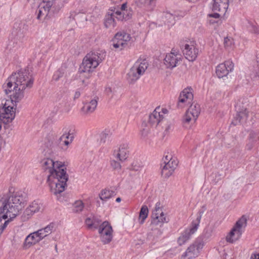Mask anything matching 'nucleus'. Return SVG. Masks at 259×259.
<instances>
[{
    "instance_id": "32",
    "label": "nucleus",
    "mask_w": 259,
    "mask_h": 259,
    "mask_svg": "<svg viewBox=\"0 0 259 259\" xmlns=\"http://www.w3.org/2000/svg\"><path fill=\"white\" fill-rule=\"evenodd\" d=\"M114 195L115 192L113 191L107 189L102 190L99 195L100 199L104 201H107Z\"/></svg>"
},
{
    "instance_id": "23",
    "label": "nucleus",
    "mask_w": 259,
    "mask_h": 259,
    "mask_svg": "<svg viewBox=\"0 0 259 259\" xmlns=\"http://www.w3.org/2000/svg\"><path fill=\"white\" fill-rule=\"evenodd\" d=\"M199 244L195 242L188 247L185 252L182 255V259H192L199 255Z\"/></svg>"
},
{
    "instance_id": "34",
    "label": "nucleus",
    "mask_w": 259,
    "mask_h": 259,
    "mask_svg": "<svg viewBox=\"0 0 259 259\" xmlns=\"http://www.w3.org/2000/svg\"><path fill=\"white\" fill-rule=\"evenodd\" d=\"M169 221V219L166 216V214L163 213L158 217H155V219H153V220H152L151 223L155 225L161 226V225L163 224L164 223H168Z\"/></svg>"
},
{
    "instance_id": "35",
    "label": "nucleus",
    "mask_w": 259,
    "mask_h": 259,
    "mask_svg": "<svg viewBox=\"0 0 259 259\" xmlns=\"http://www.w3.org/2000/svg\"><path fill=\"white\" fill-rule=\"evenodd\" d=\"M160 127H161L162 130H163L164 135H166L171 131L172 125L171 123L165 118L164 120L162 121V123L160 125Z\"/></svg>"
},
{
    "instance_id": "59",
    "label": "nucleus",
    "mask_w": 259,
    "mask_h": 259,
    "mask_svg": "<svg viewBox=\"0 0 259 259\" xmlns=\"http://www.w3.org/2000/svg\"><path fill=\"white\" fill-rule=\"evenodd\" d=\"M55 249H56V250L57 251V244H56V245H55Z\"/></svg>"
},
{
    "instance_id": "43",
    "label": "nucleus",
    "mask_w": 259,
    "mask_h": 259,
    "mask_svg": "<svg viewBox=\"0 0 259 259\" xmlns=\"http://www.w3.org/2000/svg\"><path fill=\"white\" fill-rule=\"evenodd\" d=\"M73 140V138H70V139H69L68 141H65V140H60V144L61 146L64 145L65 147H62V148L64 150H66L67 149L68 146L72 143V141Z\"/></svg>"
},
{
    "instance_id": "39",
    "label": "nucleus",
    "mask_w": 259,
    "mask_h": 259,
    "mask_svg": "<svg viewBox=\"0 0 259 259\" xmlns=\"http://www.w3.org/2000/svg\"><path fill=\"white\" fill-rule=\"evenodd\" d=\"M73 207L74 211L75 212H79L83 210V208L84 207V204L82 201L77 200L74 202L73 204Z\"/></svg>"
},
{
    "instance_id": "9",
    "label": "nucleus",
    "mask_w": 259,
    "mask_h": 259,
    "mask_svg": "<svg viewBox=\"0 0 259 259\" xmlns=\"http://www.w3.org/2000/svg\"><path fill=\"white\" fill-rule=\"evenodd\" d=\"M16 106L14 104H12V102L7 100L0 107V119L4 123L12 121L15 117Z\"/></svg>"
},
{
    "instance_id": "27",
    "label": "nucleus",
    "mask_w": 259,
    "mask_h": 259,
    "mask_svg": "<svg viewBox=\"0 0 259 259\" xmlns=\"http://www.w3.org/2000/svg\"><path fill=\"white\" fill-rule=\"evenodd\" d=\"M12 34L14 38L22 41L25 36L24 26L23 25L19 24L18 25L16 24L14 27Z\"/></svg>"
},
{
    "instance_id": "28",
    "label": "nucleus",
    "mask_w": 259,
    "mask_h": 259,
    "mask_svg": "<svg viewBox=\"0 0 259 259\" xmlns=\"http://www.w3.org/2000/svg\"><path fill=\"white\" fill-rule=\"evenodd\" d=\"M258 133L253 131L251 132L249 134L248 143L246 146L247 149L250 150L255 144L258 143Z\"/></svg>"
},
{
    "instance_id": "8",
    "label": "nucleus",
    "mask_w": 259,
    "mask_h": 259,
    "mask_svg": "<svg viewBox=\"0 0 259 259\" xmlns=\"http://www.w3.org/2000/svg\"><path fill=\"white\" fill-rule=\"evenodd\" d=\"M163 161L164 165L161 169V174L164 178L169 177L176 168L178 161L171 154L167 153L164 156Z\"/></svg>"
},
{
    "instance_id": "11",
    "label": "nucleus",
    "mask_w": 259,
    "mask_h": 259,
    "mask_svg": "<svg viewBox=\"0 0 259 259\" xmlns=\"http://www.w3.org/2000/svg\"><path fill=\"white\" fill-rule=\"evenodd\" d=\"M167 112L166 109L161 108L159 107L156 108L149 116V123L151 126L160 127L162 121L165 119V115Z\"/></svg>"
},
{
    "instance_id": "30",
    "label": "nucleus",
    "mask_w": 259,
    "mask_h": 259,
    "mask_svg": "<svg viewBox=\"0 0 259 259\" xmlns=\"http://www.w3.org/2000/svg\"><path fill=\"white\" fill-rule=\"evenodd\" d=\"M162 19L164 24L167 25L168 27L171 26L175 24V17L170 13L166 12L164 13Z\"/></svg>"
},
{
    "instance_id": "52",
    "label": "nucleus",
    "mask_w": 259,
    "mask_h": 259,
    "mask_svg": "<svg viewBox=\"0 0 259 259\" xmlns=\"http://www.w3.org/2000/svg\"><path fill=\"white\" fill-rule=\"evenodd\" d=\"M251 31L257 35H259V27L258 26L253 25L252 26Z\"/></svg>"
},
{
    "instance_id": "13",
    "label": "nucleus",
    "mask_w": 259,
    "mask_h": 259,
    "mask_svg": "<svg viewBox=\"0 0 259 259\" xmlns=\"http://www.w3.org/2000/svg\"><path fill=\"white\" fill-rule=\"evenodd\" d=\"M237 113L231 124L236 125L239 124L246 123L249 116V111L246 107H241L240 103H238L236 106Z\"/></svg>"
},
{
    "instance_id": "50",
    "label": "nucleus",
    "mask_w": 259,
    "mask_h": 259,
    "mask_svg": "<svg viewBox=\"0 0 259 259\" xmlns=\"http://www.w3.org/2000/svg\"><path fill=\"white\" fill-rule=\"evenodd\" d=\"M81 88H79L77 89L74 94L73 99L76 100L77 99H78L81 95Z\"/></svg>"
},
{
    "instance_id": "47",
    "label": "nucleus",
    "mask_w": 259,
    "mask_h": 259,
    "mask_svg": "<svg viewBox=\"0 0 259 259\" xmlns=\"http://www.w3.org/2000/svg\"><path fill=\"white\" fill-rule=\"evenodd\" d=\"M70 138H73V136L69 132L68 133L63 134L59 138V140L68 141L70 139Z\"/></svg>"
},
{
    "instance_id": "24",
    "label": "nucleus",
    "mask_w": 259,
    "mask_h": 259,
    "mask_svg": "<svg viewBox=\"0 0 259 259\" xmlns=\"http://www.w3.org/2000/svg\"><path fill=\"white\" fill-rule=\"evenodd\" d=\"M41 240V239L37 231L33 232L26 237L23 243V247L25 248H29L30 246L39 242Z\"/></svg>"
},
{
    "instance_id": "15",
    "label": "nucleus",
    "mask_w": 259,
    "mask_h": 259,
    "mask_svg": "<svg viewBox=\"0 0 259 259\" xmlns=\"http://www.w3.org/2000/svg\"><path fill=\"white\" fill-rule=\"evenodd\" d=\"M131 39V35L125 32H117L113 39V46L116 49L122 50Z\"/></svg>"
},
{
    "instance_id": "21",
    "label": "nucleus",
    "mask_w": 259,
    "mask_h": 259,
    "mask_svg": "<svg viewBox=\"0 0 259 259\" xmlns=\"http://www.w3.org/2000/svg\"><path fill=\"white\" fill-rule=\"evenodd\" d=\"M44 209L42 204L38 201H34L25 210L23 215L26 219H28L34 213L41 211Z\"/></svg>"
},
{
    "instance_id": "16",
    "label": "nucleus",
    "mask_w": 259,
    "mask_h": 259,
    "mask_svg": "<svg viewBox=\"0 0 259 259\" xmlns=\"http://www.w3.org/2000/svg\"><path fill=\"white\" fill-rule=\"evenodd\" d=\"M56 4V0H43L38 7L37 18L40 19L42 16L47 17L51 8H55Z\"/></svg>"
},
{
    "instance_id": "36",
    "label": "nucleus",
    "mask_w": 259,
    "mask_h": 259,
    "mask_svg": "<svg viewBox=\"0 0 259 259\" xmlns=\"http://www.w3.org/2000/svg\"><path fill=\"white\" fill-rule=\"evenodd\" d=\"M234 45V40L230 36H226L224 39V46L226 49L230 50L233 48Z\"/></svg>"
},
{
    "instance_id": "1",
    "label": "nucleus",
    "mask_w": 259,
    "mask_h": 259,
    "mask_svg": "<svg viewBox=\"0 0 259 259\" xmlns=\"http://www.w3.org/2000/svg\"><path fill=\"white\" fill-rule=\"evenodd\" d=\"M55 137L53 135L48 136L47 148L44 151V155L47 157L51 156L53 153L52 148ZM41 164L43 169L48 171V182L52 193L57 195L63 192L66 186V182L68 176L66 174V167L61 162H54L50 157L41 160Z\"/></svg>"
},
{
    "instance_id": "49",
    "label": "nucleus",
    "mask_w": 259,
    "mask_h": 259,
    "mask_svg": "<svg viewBox=\"0 0 259 259\" xmlns=\"http://www.w3.org/2000/svg\"><path fill=\"white\" fill-rule=\"evenodd\" d=\"M101 222V221L96 218L93 217V225H94V228L97 229L98 227L100 226V223Z\"/></svg>"
},
{
    "instance_id": "54",
    "label": "nucleus",
    "mask_w": 259,
    "mask_h": 259,
    "mask_svg": "<svg viewBox=\"0 0 259 259\" xmlns=\"http://www.w3.org/2000/svg\"><path fill=\"white\" fill-rule=\"evenodd\" d=\"M126 8H127L126 4L124 3L121 5V6L119 9H117L116 10L122 11H127V10L126 9ZM114 10H116L115 9Z\"/></svg>"
},
{
    "instance_id": "20",
    "label": "nucleus",
    "mask_w": 259,
    "mask_h": 259,
    "mask_svg": "<svg viewBox=\"0 0 259 259\" xmlns=\"http://www.w3.org/2000/svg\"><path fill=\"white\" fill-rule=\"evenodd\" d=\"M191 88L185 89L180 94L178 105L182 108L184 105L190 103L193 98Z\"/></svg>"
},
{
    "instance_id": "58",
    "label": "nucleus",
    "mask_w": 259,
    "mask_h": 259,
    "mask_svg": "<svg viewBox=\"0 0 259 259\" xmlns=\"http://www.w3.org/2000/svg\"><path fill=\"white\" fill-rule=\"evenodd\" d=\"M121 198L120 197H118V198H116V201L117 202H120L121 201Z\"/></svg>"
},
{
    "instance_id": "44",
    "label": "nucleus",
    "mask_w": 259,
    "mask_h": 259,
    "mask_svg": "<svg viewBox=\"0 0 259 259\" xmlns=\"http://www.w3.org/2000/svg\"><path fill=\"white\" fill-rule=\"evenodd\" d=\"M9 217V214L2 210V208H0V228L4 225L2 223L3 220H6Z\"/></svg>"
},
{
    "instance_id": "14",
    "label": "nucleus",
    "mask_w": 259,
    "mask_h": 259,
    "mask_svg": "<svg viewBox=\"0 0 259 259\" xmlns=\"http://www.w3.org/2000/svg\"><path fill=\"white\" fill-rule=\"evenodd\" d=\"M185 58L190 61H194L197 57L199 50L194 41H190L184 45L183 50Z\"/></svg>"
},
{
    "instance_id": "51",
    "label": "nucleus",
    "mask_w": 259,
    "mask_h": 259,
    "mask_svg": "<svg viewBox=\"0 0 259 259\" xmlns=\"http://www.w3.org/2000/svg\"><path fill=\"white\" fill-rule=\"evenodd\" d=\"M141 135L143 138H145L149 133V130L148 128H143L141 131Z\"/></svg>"
},
{
    "instance_id": "37",
    "label": "nucleus",
    "mask_w": 259,
    "mask_h": 259,
    "mask_svg": "<svg viewBox=\"0 0 259 259\" xmlns=\"http://www.w3.org/2000/svg\"><path fill=\"white\" fill-rule=\"evenodd\" d=\"M145 8L149 11L152 10L156 4V0H141Z\"/></svg>"
},
{
    "instance_id": "48",
    "label": "nucleus",
    "mask_w": 259,
    "mask_h": 259,
    "mask_svg": "<svg viewBox=\"0 0 259 259\" xmlns=\"http://www.w3.org/2000/svg\"><path fill=\"white\" fill-rule=\"evenodd\" d=\"M85 224L88 226V227L89 229H92L94 228V225H93V217L92 218H88L85 220Z\"/></svg>"
},
{
    "instance_id": "7",
    "label": "nucleus",
    "mask_w": 259,
    "mask_h": 259,
    "mask_svg": "<svg viewBox=\"0 0 259 259\" xmlns=\"http://www.w3.org/2000/svg\"><path fill=\"white\" fill-rule=\"evenodd\" d=\"M247 220L244 216H242L236 223L235 225L226 236V240L230 243L238 240L241 236L243 230L246 226Z\"/></svg>"
},
{
    "instance_id": "5",
    "label": "nucleus",
    "mask_w": 259,
    "mask_h": 259,
    "mask_svg": "<svg viewBox=\"0 0 259 259\" xmlns=\"http://www.w3.org/2000/svg\"><path fill=\"white\" fill-rule=\"evenodd\" d=\"M148 64L146 60H138L126 74V79L130 83H135L147 69Z\"/></svg>"
},
{
    "instance_id": "6",
    "label": "nucleus",
    "mask_w": 259,
    "mask_h": 259,
    "mask_svg": "<svg viewBox=\"0 0 259 259\" xmlns=\"http://www.w3.org/2000/svg\"><path fill=\"white\" fill-rule=\"evenodd\" d=\"M205 210V207L203 206L202 209L199 211L197 219L192 222L191 227L186 229L178 238V243L180 246L186 243L191 238V236L197 231Z\"/></svg>"
},
{
    "instance_id": "26",
    "label": "nucleus",
    "mask_w": 259,
    "mask_h": 259,
    "mask_svg": "<svg viewBox=\"0 0 259 259\" xmlns=\"http://www.w3.org/2000/svg\"><path fill=\"white\" fill-rule=\"evenodd\" d=\"M55 230V223H51L45 227L40 229L37 231L39 233V237L42 240L44 238L51 234Z\"/></svg>"
},
{
    "instance_id": "25",
    "label": "nucleus",
    "mask_w": 259,
    "mask_h": 259,
    "mask_svg": "<svg viewBox=\"0 0 259 259\" xmlns=\"http://www.w3.org/2000/svg\"><path fill=\"white\" fill-rule=\"evenodd\" d=\"M98 104L97 99H94L84 104L81 111L84 115H90L96 110Z\"/></svg>"
},
{
    "instance_id": "10",
    "label": "nucleus",
    "mask_w": 259,
    "mask_h": 259,
    "mask_svg": "<svg viewBox=\"0 0 259 259\" xmlns=\"http://www.w3.org/2000/svg\"><path fill=\"white\" fill-rule=\"evenodd\" d=\"M200 113V105L197 103H192L187 110L183 118V123L186 127L195 122Z\"/></svg>"
},
{
    "instance_id": "3",
    "label": "nucleus",
    "mask_w": 259,
    "mask_h": 259,
    "mask_svg": "<svg viewBox=\"0 0 259 259\" xmlns=\"http://www.w3.org/2000/svg\"><path fill=\"white\" fill-rule=\"evenodd\" d=\"M105 56L102 51L91 52L87 54L83 59L80 67V72H91L94 70Z\"/></svg>"
},
{
    "instance_id": "41",
    "label": "nucleus",
    "mask_w": 259,
    "mask_h": 259,
    "mask_svg": "<svg viewBox=\"0 0 259 259\" xmlns=\"http://www.w3.org/2000/svg\"><path fill=\"white\" fill-rule=\"evenodd\" d=\"M108 136V134L105 132V131L102 132L100 135L99 143L100 144L105 143Z\"/></svg>"
},
{
    "instance_id": "29",
    "label": "nucleus",
    "mask_w": 259,
    "mask_h": 259,
    "mask_svg": "<svg viewBox=\"0 0 259 259\" xmlns=\"http://www.w3.org/2000/svg\"><path fill=\"white\" fill-rule=\"evenodd\" d=\"M113 16H115L117 20L123 21L128 19L131 16V14L128 11L114 10L113 11Z\"/></svg>"
},
{
    "instance_id": "42",
    "label": "nucleus",
    "mask_w": 259,
    "mask_h": 259,
    "mask_svg": "<svg viewBox=\"0 0 259 259\" xmlns=\"http://www.w3.org/2000/svg\"><path fill=\"white\" fill-rule=\"evenodd\" d=\"M110 165L112 168L114 170H120L121 168V165L119 162L115 160L110 161Z\"/></svg>"
},
{
    "instance_id": "45",
    "label": "nucleus",
    "mask_w": 259,
    "mask_h": 259,
    "mask_svg": "<svg viewBox=\"0 0 259 259\" xmlns=\"http://www.w3.org/2000/svg\"><path fill=\"white\" fill-rule=\"evenodd\" d=\"M70 17H72L73 19H78L79 18H83L85 21H87V18L85 17L83 13H78L76 14L75 12H72L70 14Z\"/></svg>"
},
{
    "instance_id": "57",
    "label": "nucleus",
    "mask_w": 259,
    "mask_h": 259,
    "mask_svg": "<svg viewBox=\"0 0 259 259\" xmlns=\"http://www.w3.org/2000/svg\"><path fill=\"white\" fill-rule=\"evenodd\" d=\"M79 85H83L85 84V85H87L88 83H86L84 80H81L79 82Z\"/></svg>"
},
{
    "instance_id": "19",
    "label": "nucleus",
    "mask_w": 259,
    "mask_h": 259,
    "mask_svg": "<svg viewBox=\"0 0 259 259\" xmlns=\"http://www.w3.org/2000/svg\"><path fill=\"white\" fill-rule=\"evenodd\" d=\"M129 146L127 143H123L119 145L117 150L114 151L115 157L119 161H124L129 155Z\"/></svg>"
},
{
    "instance_id": "2",
    "label": "nucleus",
    "mask_w": 259,
    "mask_h": 259,
    "mask_svg": "<svg viewBox=\"0 0 259 259\" xmlns=\"http://www.w3.org/2000/svg\"><path fill=\"white\" fill-rule=\"evenodd\" d=\"M4 89L7 95H10L12 104L17 105L24 96V91L32 87L34 79L27 71H20L12 73L7 80Z\"/></svg>"
},
{
    "instance_id": "22",
    "label": "nucleus",
    "mask_w": 259,
    "mask_h": 259,
    "mask_svg": "<svg viewBox=\"0 0 259 259\" xmlns=\"http://www.w3.org/2000/svg\"><path fill=\"white\" fill-rule=\"evenodd\" d=\"M229 7V0H212V10L225 15Z\"/></svg>"
},
{
    "instance_id": "18",
    "label": "nucleus",
    "mask_w": 259,
    "mask_h": 259,
    "mask_svg": "<svg viewBox=\"0 0 259 259\" xmlns=\"http://www.w3.org/2000/svg\"><path fill=\"white\" fill-rule=\"evenodd\" d=\"M234 68V64L232 61L228 60L218 65L216 68V74L219 78L226 76Z\"/></svg>"
},
{
    "instance_id": "55",
    "label": "nucleus",
    "mask_w": 259,
    "mask_h": 259,
    "mask_svg": "<svg viewBox=\"0 0 259 259\" xmlns=\"http://www.w3.org/2000/svg\"><path fill=\"white\" fill-rule=\"evenodd\" d=\"M250 259H259V254H252Z\"/></svg>"
},
{
    "instance_id": "12",
    "label": "nucleus",
    "mask_w": 259,
    "mask_h": 259,
    "mask_svg": "<svg viewBox=\"0 0 259 259\" xmlns=\"http://www.w3.org/2000/svg\"><path fill=\"white\" fill-rule=\"evenodd\" d=\"M112 228L108 222L102 223L99 228V233L102 242L108 244L112 239Z\"/></svg>"
},
{
    "instance_id": "40",
    "label": "nucleus",
    "mask_w": 259,
    "mask_h": 259,
    "mask_svg": "<svg viewBox=\"0 0 259 259\" xmlns=\"http://www.w3.org/2000/svg\"><path fill=\"white\" fill-rule=\"evenodd\" d=\"M163 213V212L160 207H156L152 213V220H153V219H155V217H158Z\"/></svg>"
},
{
    "instance_id": "46",
    "label": "nucleus",
    "mask_w": 259,
    "mask_h": 259,
    "mask_svg": "<svg viewBox=\"0 0 259 259\" xmlns=\"http://www.w3.org/2000/svg\"><path fill=\"white\" fill-rule=\"evenodd\" d=\"M63 74L64 72L59 69L54 74L53 78L54 80L58 81L63 76Z\"/></svg>"
},
{
    "instance_id": "38",
    "label": "nucleus",
    "mask_w": 259,
    "mask_h": 259,
    "mask_svg": "<svg viewBox=\"0 0 259 259\" xmlns=\"http://www.w3.org/2000/svg\"><path fill=\"white\" fill-rule=\"evenodd\" d=\"M143 166L142 163L141 161L135 160L132 163L130 169L133 171H139Z\"/></svg>"
},
{
    "instance_id": "53",
    "label": "nucleus",
    "mask_w": 259,
    "mask_h": 259,
    "mask_svg": "<svg viewBox=\"0 0 259 259\" xmlns=\"http://www.w3.org/2000/svg\"><path fill=\"white\" fill-rule=\"evenodd\" d=\"M222 14H219V13H213V14H209L208 15V16L209 17H211V18H219L221 15Z\"/></svg>"
},
{
    "instance_id": "56",
    "label": "nucleus",
    "mask_w": 259,
    "mask_h": 259,
    "mask_svg": "<svg viewBox=\"0 0 259 259\" xmlns=\"http://www.w3.org/2000/svg\"><path fill=\"white\" fill-rule=\"evenodd\" d=\"M106 92L109 95L110 93L112 92V90L111 88H107L106 89Z\"/></svg>"
},
{
    "instance_id": "31",
    "label": "nucleus",
    "mask_w": 259,
    "mask_h": 259,
    "mask_svg": "<svg viewBox=\"0 0 259 259\" xmlns=\"http://www.w3.org/2000/svg\"><path fill=\"white\" fill-rule=\"evenodd\" d=\"M115 17L113 16V12L106 16L104 20V26L107 28H114L116 26Z\"/></svg>"
},
{
    "instance_id": "4",
    "label": "nucleus",
    "mask_w": 259,
    "mask_h": 259,
    "mask_svg": "<svg viewBox=\"0 0 259 259\" xmlns=\"http://www.w3.org/2000/svg\"><path fill=\"white\" fill-rule=\"evenodd\" d=\"M2 210L9 214L10 218H14L21 209L22 198L19 195L9 194L3 198Z\"/></svg>"
},
{
    "instance_id": "17",
    "label": "nucleus",
    "mask_w": 259,
    "mask_h": 259,
    "mask_svg": "<svg viewBox=\"0 0 259 259\" xmlns=\"http://www.w3.org/2000/svg\"><path fill=\"white\" fill-rule=\"evenodd\" d=\"M181 59V55L172 50V52L166 55L164 59V64L166 68L172 69L177 66L178 63L180 62Z\"/></svg>"
},
{
    "instance_id": "33",
    "label": "nucleus",
    "mask_w": 259,
    "mask_h": 259,
    "mask_svg": "<svg viewBox=\"0 0 259 259\" xmlns=\"http://www.w3.org/2000/svg\"><path fill=\"white\" fill-rule=\"evenodd\" d=\"M148 209L147 206L143 205L142 206L139 213V222L140 224H143L146 219L148 217Z\"/></svg>"
}]
</instances>
